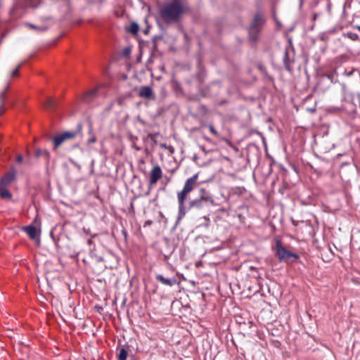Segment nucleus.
<instances>
[{
  "instance_id": "f257e3e1",
  "label": "nucleus",
  "mask_w": 360,
  "mask_h": 360,
  "mask_svg": "<svg viewBox=\"0 0 360 360\" xmlns=\"http://www.w3.org/2000/svg\"><path fill=\"white\" fill-rule=\"evenodd\" d=\"M184 8L179 0L165 4L159 11L162 20L167 23L176 22L183 13Z\"/></svg>"
},
{
  "instance_id": "f03ea898",
  "label": "nucleus",
  "mask_w": 360,
  "mask_h": 360,
  "mask_svg": "<svg viewBox=\"0 0 360 360\" xmlns=\"http://www.w3.org/2000/svg\"><path fill=\"white\" fill-rule=\"evenodd\" d=\"M198 173L195 174L191 177L187 179L181 191L177 193L179 203V214L177 222L183 219L186 214L184 202L187 198V195L194 190L198 186Z\"/></svg>"
},
{
  "instance_id": "7ed1b4c3",
  "label": "nucleus",
  "mask_w": 360,
  "mask_h": 360,
  "mask_svg": "<svg viewBox=\"0 0 360 360\" xmlns=\"http://www.w3.org/2000/svg\"><path fill=\"white\" fill-rule=\"evenodd\" d=\"M264 22L265 20L263 14L260 12L257 13L249 27V36L251 41L255 42L257 40L258 35L261 32Z\"/></svg>"
},
{
  "instance_id": "20e7f679",
  "label": "nucleus",
  "mask_w": 360,
  "mask_h": 360,
  "mask_svg": "<svg viewBox=\"0 0 360 360\" xmlns=\"http://www.w3.org/2000/svg\"><path fill=\"white\" fill-rule=\"evenodd\" d=\"M276 255L279 261H283L289 258H293L295 259L299 258L298 255L292 253L283 247L280 241H277L276 244Z\"/></svg>"
},
{
  "instance_id": "39448f33",
  "label": "nucleus",
  "mask_w": 360,
  "mask_h": 360,
  "mask_svg": "<svg viewBox=\"0 0 360 360\" xmlns=\"http://www.w3.org/2000/svg\"><path fill=\"white\" fill-rule=\"evenodd\" d=\"M16 171L12 167L0 179V186L8 187L15 179Z\"/></svg>"
},
{
  "instance_id": "423d86ee",
  "label": "nucleus",
  "mask_w": 360,
  "mask_h": 360,
  "mask_svg": "<svg viewBox=\"0 0 360 360\" xmlns=\"http://www.w3.org/2000/svg\"><path fill=\"white\" fill-rule=\"evenodd\" d=\"M162 171L159 165H155L153 167L150 172V180L149 185L154 186L157 184L158 180L162 178Z\"/></svg>"
},
{
  "instance_id": "0eeeda50",
  "label": "nucleus",
  "mask_w": 360,
  "mask_h": 360,
  "mask_svg": "<svg viewBox=\"0 0 360 360\" xmlns=\"http://www.w3.org/2000/svg\"><path fill=\"white\" fill-rule=\"evenodd\" d=\"M22 230L29 236V237L34 240L37 238L39 235V230L37 229L32 225L24 226L22 228Z\"/></svg>"
},
{
  "instance_id": "6e6552de",
  "label": "nucleus",
  "mask_w": 360,
  "mask_h": 360,
  "mask_svg": "<svg viewBox=\"0 0 360 360\" xmlns=\"http://www.w3.org/2000/svg\"><path fill=\"white\" fill-rule=\"evenodd\" d=\"M156 279L160 282L162 285L167 286H172L176 283V279L175 278H167L161 274H157L155 276Z\"/></svg>"
},
{
  "instance_id": "1a4fd4ad",
  "label": "nucleus",
  "mask_w": 360,
  "mask_h": 360,
  "mask_svg": "<svg viewBox=\"0 0 360 360\" xmlns=\"http://www.w3.org/2000/svg\"><path fill=\"white\" fill-rule=\"evenodd\" d=\"M139 95L141 98H151L153 96V92L150 87L144 86L141 87Z\"/></svg>"
},
{
  "instance_id": "9d476101",
  "label": "nucleus",
  "mask_w": 360,
  "mask_h": 360,
  "mask_svg": "<svg viewBox=\"0 0 360 360\" xmlns=\"http://www.w3.org/2000/svg\"><path fill=\"white\" fill-rule=\"evenodd\" d=\"M205 202V200L200 198L192 200L189 202V209L200 210L203 208Z\"/></svg>"
},
{
  "instance_id": "9b49d317",
  "label": "nucleus",
  "mask_w": 360,
  "mask_h": 360,
  "mask_svg": "<svg viewBox=\"0 0 360 360\" xmlns=\"http://www.w3.org/2000/svg\"><path fill=\"white\" fill-rule=\"evenodd\" d=\"M199 198L205 202H209L211 204H214L213 198L210 195L208 192L204 188H200L199 190Z\"/></svg>"
},
{
  "instance_id": "f8f14e48",
  "label": "nucleus",
  "mask_w": 360,
  "mask_h": 360,
  "mask_svg": "<svg viewBox=\"0 0 360 360\" xmlns=\"http://www.w3.org/2000/svg\"><path fill=\"white\" fill-rule=\"evenodd\" d=\"M0 197L2 199H11L12 193L9 191L7 187L0 186Z\"/></svg>"
},
{
  "instance_id": "ddd939ff",
  "label": "nucleus",
  "mask_w": 360,
  "mask_h": 360,
  "mask_svg": "<svg viewBox=\"0 0 360 360\" xmlns=\"http://www.w3.org/2000/svg\"><path fill=\"white\" fill-rule=\"evenodd\" d=\"M35 156L37 158H44L46 161L49 160L50 153L44 149H37L35 152Z\"/></svg>"
},
{
  "instance_id": "4468645a",
  "label": "nucleus",
  "mask_w": 360,
  "mask_h": 360,
  "mask_svg": "<svg viewBox=\"0 0 360 360\" xmlns=\"http://www.w3.org/2000/svg\"><path fill=\"white\" fill-rule=\"evenodd\" d=\"M65 141H66L62 134L56 136L53 139L54 148H57L60 146Z\"/></svg>"
},
{
  "instance_id": "2eb2a0df",
  "label": "nucleus",
  "mask_w": 360,
  "mask_h": 360,
  "mask_svg": "<svg viewBox=\"0 0 360 360\" xmlns=\"http://www.w3.org/2000/svg\"><path fill=\"white\" fill-rule=\"evenodd\" d=\"M44 106L47 110H52L56 106V102L51 98H47L44 103Z\"/></svg>"
},
{
  "instance_id": "dca6fc26",
  "label": "nucleus",
  "mask_w": 360,
  "mask_h": 360,
  "mask_svg": "<svg viewBox=\"0 0 360 360\" xmlns=\"http://www.w3.org/2000/svg\"><path fill=\"white\" fill-rule=\"evenodd\" d=\"M128 352L124 348H121L117 354V360H127Z\"/></svg>"
},
{
  "instance_id": "f3484780",
  "label": "nucleus",
  "mask_w": 360,
  "mask_h": 360,
  "mask_svg": "<svg viewBox=\"0 0 360 360\" xmlns=\"http://www.w3.org/2000/svg\"><path fill=\"white\" fill-rule=\"evenodd\" d=\"M139 30V25L136 22H132L128 28V31L133 34H136Z\"/></svg>"
},
{
  "instance_id": "a211bd4d",
  "label": "nucleus",
  "mask_w": 360,
  "mask_h": 360,
  "mask_svg": "<svg viewBox=\"0 0 360 360\" xmlns=\"http://www.w3.org/2000/svg\"><path fill=\"white\" fill-rule=\"evenodd\" d=\"M8 84H7L6 87L5 88V89L0 94V105H2L3 106H4V104H5V102H6V91L8 90Z\"/></svg>"
},
{
  "instance_id": "6ab92c4d",
  "label": "nucleus",
  "mask_w": 360,
  "mask_h": 360,
  "mask_svg": "<svg viewBox=\"0 0 360 360\" xmlns=\"http://www.w3.org/2000/svg\"><path fill=\"white\" fill-rule=\"evenodd\" d=\"M62 134L64 136L65 139L68 140V139H73L77 135V132H75V131H65V132L62 133Z\"/></svg>"
},
{
  "instance_id": "aec40b11",
  "label": "nucleus",
  "mask_w": 360,
  "mask_h": 360,
  "mask_svg": "<svg viewBox=\"0 0 360 360\" xmlns=\"http://www.w3.org/2000/svg\"><path fill=\"white\" fill-rule=\"evenodd\" d=\"M283 61H284V64H285V68L289 70H290L289 63L290 62V58L288 56V50L287 49L285 51V56H284V58H283Z\"/></svg>"
},
{
  "instance_id": "412c9836",
  "label": "nucleus",
  "mask_w": 360,
  "mask_h": 360,
  "mask_svg": "<svg viewBox=\"0 0 360 360\" xmlns=\"http://www.w3.org/2000/svg\"><path fill=\"white\" fill-rule=\"evenodd\" d=\"M96 92H97L96 89H93L91 91L87 92L84 96V101L86 102L89 101V98L94 96L96 95Z\"/></svg>"
},
{
  "instance_id": "4be33fe9",
  "label": "nucleus",
  "mask_w": 360,
  "mask_h": 360,
  "mask_svg": "<svg viewBox=\"0 0 360 360\" xmlns=\"http://www.w3.org/2000/svg\"><path fill=\"white\" fill-rule=\"evenodd\" d=\"M26 25L37 31H44L46 30L44 27H37L36 25L30 23H27Z\"/></svg>"
},
{
  "instance_id": "5701e85b",
  "label": "nucleus",
  "mask_w": 360,
  "mask_h": 360,
  "mask_svg": "<svg viewBox=\"0 0 360 360\" xmlns=\"http://www.w3.org/2000/svg\"><path fill=\"white\" fill-rule=\"evenodd\" d=\"M20 67V65H19L15 69H14L11 72L10 77H15L18 75V70Z\"/></svg>"
},
{
  "instance_id": "b1692460",
  "label": "nucleus",
  "mask_w": 360,
  "mask_h": 360,
  "mask_svg": "<svg viewBox=\"0 0 360 360\" xmlns=\"http://www.w3.org/2000/svg\"><path fill=\"white\" fill-rule=\"evenodd\" d=\"M208 128L213 135L218 136V133L212 125H208Z\"/></svg>"
},
{
  "instance_id": "393cba45",
  "label": "nucleus",
  "mask_w": 360,
  "mask_h": 360,
  "mask_svg": "<svg viewBox=\"0 0 360 360\" xmlns=\"http://www.w3.org/2000/svg\"><path fill=\"white\" fill-rule=\"evenodd\" d=\"M96 141V136H95L94 135H93V136H91V139H89L87 141V144H88V145H90V144H91V143H94Z\"/></svg>"
},
{
  "instance_id": "a878e982",
  "label": "nucleus",
  "mask_w": 360,
  "mask_h": 360,
  "mask_svg": "<svg viewBox=\"0 0 360 360\" xmlns=\"http://www.w3.org/2000/svg\"><path fill=\"white\" fill-rule=\"evenodd\" d=\"M350 38L352 40H356L358 39V35L356 34H350Z\"/></svg>"
},
{
  "instance_id": "bb28decb",
  "label": "nucleus",
  "mask_w": 360,
  "mask_h": 360,
  "mask_svg": "<svg viewBox=\"0 0 360 360\" xmlns=\"http://www.w3.org/2000/svg\"><path fill=\"white\" fill-rule=\"evenodd\" d=\"M5 111V108L2 105H0V116L3 115Z\"/></svg>"
},
{
  "instance_id": "cd10ccee",
  "label": "nucleus",
  "mask_w": 360,
  "mask_h": 360,
  "mask_svg": "<svg viewBox=\"0 0 360 360\" xmlns=\"http://www.w3.org/2000/svg\"><path fill=\"white\" fill-rule=\"evenodd\" d=\"M16 160L18 162L21 163L22 162V157L21 155H18Z\"/></svg>"
},
{
  "instance_id": "c85d7f7f",
  "label": "nucleus",
  "mask_w": 360,
  "mask_h": 360,
  "mask_svg": "<svg viewBox=\"0 0 360 360\" xmlns=\"http://www.w3.org/2000/svg\"><path fill=\"white\" fill-rule=\"evenodd\" d=\"M167 150H169V151L171 153H174V148L172 146H168V149H167Z\"/></svg>"
},
{
  "instance_id": "c756f323",
  "label": "nucleus",
  "mask_w": 360,
  "mask_h": 360,
  "mask_svg": "<svg viewBox=\"0 0 360 360\" xmlns=\"http://www.w3.org/2000/svg\"><path fill=\"white\" fill-rule=\"evenodd\" d=\"M203 219L207 221L205 226H208L209 224H210V219L208 217H204Z\"/></svg>"
},
{
  "instance_id": "7c9ffc66",
  "label": "nucleus",
  "mask_w": 360,
  "mask_h": 360,
  "mask_svg": "<svg viewBox=\"0 0 360 360\" xmlns=\"http://www.w3.org/2000/svg\"><path fill=\"white\" fill-rule=\"evenodd\" d=\"M161 146H162V148H166V149H168V146H167V144H165V143H162V144L161 145Z\"/></svg>"
},
{
  "instance_id": "2f4dec72",
  "label": "nucleus",
  "mask_w": 360,
  "mask_h": 360,
  "mask_svg": "<svg viewBox=\"0 0 360 360\" xmlns=\"http://www.w3.org/2000/svg\"><path fill=\"white\" fill-rule=\"evenodd\" d=\"M87 243L88 245H91L93 243V240L91 239H89Z\"/></svg>"
},
{
  "instance_id": "473e14b6",
  "label": "nucleus",
  "mask_w": 360,
  "mask_h": 360,
  "mask_svg": "<svg viewBox=\"0 0 360 360\" xmlns=\"http://www.w3.org/2000/svg\"><path fill=\"white\" fill-rule=\"evenodd\" d=\"M354 29H356L360 32V25H355Z\"/></svg>"
}]
</instances>
